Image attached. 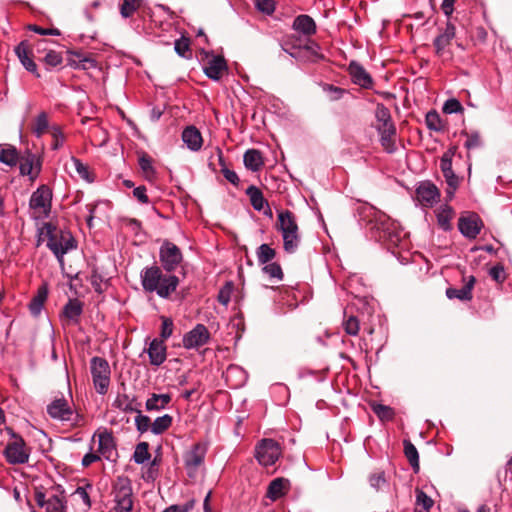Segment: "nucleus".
<instances>
[{
	"mask_svg": "<svg viewBox=\"0 0 512 512\" xmlns=\"http://www.w3.org/2000/svg\"><path fill=\"white\" fill-rule=\"evenodd\" d=\"M18 159L19 155L15 147L8 146L0 150V162L8 166H14L18 163Z\"/></svg>",
	"mask_w": 512,
	"mask_h": 512,
	"instance_id": "obj_38",
	"label": "nucleus"
},
{
	"mask_svg": "<svg viewBox=\"0 0 512 512\" xmlns=\"http://www.w3.org/2000/svg\"><path fill=\"white\" fill-rule=\"evenodd\" d=\"M256 8L267 15H271L275 11V3L273 0H256Z\"/></svg>",
	"mask_w": 512,
	"mask_h": 512,
	"instance_id": "obj_62",
	"label": "nucleus"
},
{
	"mask_svg": "<svg viewBox=\"0 0 512 512\" xmlns=\"http://www.w3.org/2000/svg\"><path fill=\"white\" fill-rule=\"evenodd\" d=\"M15 54L27 71L36 74V76L39 77V74L37 73V65L29 57L28 45L26 42L22 41L16 46Z\"/></svg>",
	"mask_w": 512,
	"mask_h": 512,
	"instance_id": "obj_26",
	"label": "nucleus"
},
{
	"mask_svg": "<svg viewBox=\"0 0 512 512\" xmlns=\"http://www.w3.org/2000/svg\"><path fill=\"white\" fill-rule=\"evenodd\" d=\"M292 28L299 34L306 37L314 35L317 29L314 19L306 14H301L295 17Z\"/></svg>",
	"mask_w": 512,
	"mask_h": 512,
	"instance_id": "obj_22",
	"label": "nucleus"
},
{
	"mask_svg": "<svg viewBox=\"0 0 512 512\" xmlns=\"http://www.w3.org/2000/svg\"><path fill=\"white\" fill-rule=\"evenodd\" d=\"M173 418L169 414L157 417L151 425V432L155 435L164 433L172 425Z\"/></svg>",
	"mask_w": 512,
	"mask_h": 512,
	"instance_id": "obj_36",
	"label": "nucleus"
},
{
	"mask_svg": "<svg viewBox=\"0 0 512 512\" xmlns=\"http://www.w3.org/2000/svg\"><path fill=\"white\" fill-rule=\"evenodd\" d=\"M275 256V251L267 244H262L257 249L258 262L266 264L270 262Z\"/></svg>",
	"mask_w": 512,
	"mask_h": 512,
	"instance_id": "obj_45",
	"label": "nucleus"
},
{
	"mask_svg": "<svg viewBox=\"0 0 512 512\" xmlns=\"http://www.w3.org/2000/svg\"><path fill=\"white\" fill-rule=\"evenodd\" d=\"M456 151L457 148L455 146H452L443 153L440 159V169L442 172L452 168V160L454 155L456 154Z\"/></svg>",
	"mask_w": 512,
	"mask_h": 512,
	"instance_id": "obj_52",
	"label": "nucleus"
},
{
	"mask_svg": "<svg viewBox=\"0 0 512 512\" xmlns=\"http://www.w3.org/2000/svg\"><path fill=\"white\" fill-rule=\"evenodd\" d=\"M195 501L190 500L182 505H170L169 507L165 508L162 512H189L194 508Z\"/></svg>",
	"mask_w": 512,
	"mask_h": 512,
	"instance_id": "obj_63",
	"label": "nucleus"
},
{
	"mask_svg": "<svg viewBox=\"0 0 512 512\" xmlns=\"http://www.w3.org/2000/svg\"><path fill=\"white\" fill-rule=\"evenodd\" d=\"M227 70V64L222 56H212L203 67L205 75L211 80L218 81Z\"/></svg>",
	"mask_w": 512,
	"mask_h": 512,
	"instance_id": "obj_17",
	"label": "nucleus"
},
{
	"mask_svg": "<svg viewBox=\"0 0 512 512\" xmlns=\"http://www.w3.org/2000/svg\"><path fill=\"white\" fill-rule=\"evenodd\" d=\"M137 413V416L135 417V426H136V429L140 432V433H145L147 432L149 429L151 430V420L148 416L146 415H143L141 413V410L139 409Z\"/></svg>",
	"mask_w": 512,
	"mask_h": 512,
	"instance_id": "obj_49",
	"label": "nucleus"
},
{
	"mask_svg": "<svg viewBox=\"0 0 512 512\" xmlns=\"http://www.w3.org/2000/svg\"><path fill=\"white\" fill-rule=\"evenodd\" d=\"M13 440L4 449V456L9 464H25L29 460L30 451L22 437L12 433Z\"/></svg>",
	"mask_w": 512,
	"mask_h": 512,
	"instance_id": "obj_8",
	"label": "nucleus"
},
{
	"mask_svg": "<svg viewBox=\"0 0 512 512\" xmlns=\"http://www.w3.org/2000/svg\"><path fill=\"white\" fill-rule=\"evenodd\" d=\"M462 134L466 136L464 146L467 150L477 149L482 146L481 136L478 131L463 132Z\"/></svg>",
	"mask_w": 512,
	"mask_h": 512,
	"instance_id": "obj_44",
	"label": "nucleus"
},
{
	"mask_svg": "<svg viewBox=\"0 0 512 512\" xmlns=\"http://www.w3.org/2000/svg\"><path fill=\"white\" fill-rule=\"evenodd\" d=\"M246 194L249 197L250 203L255 210L263 212L270 218L272 217V212L268 202L265 200L262 191L258 187L254 185L249 186L246 189Z\"/></svg>",
	"mask_w": 512,
	"mask_h": 512,
	"instance_id": "obj_18",
	"label": "nucleus"
},
{
	"mask_svg": "<svg viewBox=\"0 0 512 512\" xmlns=\"http://www.w3.org/2000/svg\"><path fill=\"white\" fill-rule=\"evenodd\" d=\"M141 0H123L120 7V13L124 18H128L140 7Z\"/></svg>",
	"mask_w": 512,
	"mask_h": 512,
	"instance_id": "obj_47",
	"label": "nucleus"
},
{
	"mask_svg": "<svg viewBox=\"0 0 512 512\" xmlns=\"http://www.w3.org/2000/svg\"><path fill=\"white\" fill-rule=\"evenodd\" d=\"M71 161L74 165L77 174L81 179L88 183H92L94 181V175L89 170V167L86 164H84L78 158L75 157H72Z\"/></svg>",
	"mask_w": 512,
	"mask_h": 512,
	"instance_id": "obj_39",
	"label": "nucleus"
},
{
	"mask_svg": "<svg viewBox=\"0 0 512 512\" xmlns=\"http://www.w3.org/2000/svg\"><path fill=\"white\" fill-rule=\"evenodd\" d=\"M345 332L348 335L356 336L359 332V321L355 316H349L343 323Z\"/></svg>",
	"mask_w": 512,
	"mask_h": 512,
	"instance_id": "obj_55",
	"label": "nucleus"
},
{
	"mask_svg": "<svg viewBox=\"0 0 512 512\" xmlns=\"http://www.w3.org/2000/svg\"><path fill=\"white\" fill-rule=\"evenodd\" d=\"M380 135V144L387 153H394L396 151L395 137L396 127L390 126L385 130L377 131Z\"/></svg>",
	"mask_w": 512,
	"mask_h": 512,
	"instance_id": "obj_30",
	"label": "nucleus"
},
{
	"mask_svg": "<svg viewBox=\"0 0 512 512\" xmlns=\"http://www.w3.org/2000/svg\"><path fill=\"white\" fill-rule=\"evenodd\" d=\"M69 65L75 69H90L96 66V61L82 53L72 52L69 58Z\"/></svg>",
	"mask_w": 512,
	"mask_h": 512,
	"instance_id": "obj_34",
	"label": "nucleus"
},
{
	"mask_svg": "<svg viewBox=\"0 0 512 512\" xmlns=\"http://www.w3.org/2000/svg\"><path fill=\"white\" fill-rule=\"evenodd\" d=\"M37 237V245L46 242L47 247L61 264L64 261V255L77 246L72 233L62 226H40Z\"/></svg>",
	"mask_w": 512,
	"mask_h": 512,
	"instance_id": "obj_1",
	"label": "nucleus"
},
{
	"mask_svg": "<svg viewBox=\"0 0 512 512\" xmlns=\"http://www.w3.org/2000/svg\"><path fill=\"white\" fill-rule=\"evenodd\" d=\"M149 445L147 442H140L137 444L134 453L133 460L137 464H143L150 459Z\"/></svg>",
	"mask_w": 512,
	"mask_h": 512,
	"instance_id": "obj_40",
	"label": "nucleus"
},
{
	"mask_svg": "<svg viewBox=\"0 0 512 512\" xmlns=\"http://www.w3.org/2000/svg\"><path fill=\"white\" fill-rule=\"evenodd\" d=\"M48 127L49 124L47 115L46 113L42 112L37 116L35 120L33 132L37 137H41L47 131Z\"/></svg>",
	"mask_w": 512,
	"mask_h": 512,
	"instance_id": "obj_48",
	"label": "nucleus"
},
{
	"mask_svg": "<svg viewBox=\"0 0 512 512\" xmlns=\"http://www.w3.org/2000/svg\"><path fill=\"white\" fill-rule=\"evenodd\" d=\"M108 204L105 202L97 203L92 209H90V213L87 216V224H92V222H105L107 221V212Z\"/></svg>",
	"mask_w": 512,
	"mask_h": 512,
	"instance_id": "obj_35",
	"label": "nucleus"
},
{
	"mask_svg": "<svg viewBox=\"0 0 512 512\" xmlns=\"http://www.w3.org/2000/svg\"><path fill=\"white\" fill-rule=\"evenodd\" d=\"M46 512H63L64 511V503L63 500L56 495L48 498L46 505Z\"/></svg>",
	"mask_w": 512,
	"mask_h": 512,
	"instance_id": "obj_54",
	"label": "nucleus"
},
{
	"mask_svg": "<svg viewBox=\"0 0 512 512\" xmlns=\"http://www.w3.org/2000/svg\"><path fill=\"white\" fill-rule=\"evenodd\" d=\"M48 297V285L43 283L37 290L36 295L32 298L29 304V310L32 315L37 316L40 314L43 305Z\"/></svg>",
	"mask_w": 512,
	"mask_h": 512,
	"instance_id": "obj_28",
	"label": "nucleus"
},
{
	"mask_svg": "<svg viewBox=\"0 0 512 512\" xmlns=\"http://www.w3.org/2000/svg\"><path fill=\"white\" fill-rule=\"evenodd\" d=\"M161 333L160 336L163 340L168 339L173 334L174 324L172 319L162 317Z\"/></svg>",
	"mask_w": 512,
	"mask_h": 512,
	"instance_id": "obj_59",
	"label": "nucleus"
},
{
	"mask_svg": "<svg viewBox=\"0 0 512 512\" xmlns=\"http://www.w3.org/2000/svg\"><path fill=\"white\" fill-rule=\"evenodd\" d=\"M112 405L125 413H136L139 410L135 398H130L127 394L117 395Z\"/></svg>",
	"mask_w": 512,
	"mask_h": 512,
	"instance_id": "obj_33",
	"label": "nucleus"
},
{
	"mask_svg": "<svg viewBox=\"0 0 512 512\" xmlns=\"http://www.w3.org/2000/svg\"><path fill=\"white\" fill-rule=\"evenodd\" d=\"M243 162L245 167L252 172L259 171L264 165L263 156L257 149H248L244 153Z\"/></svg>",
	"mask_w": 512,
	"mask_h": 512,
	"instance_id": "obj_27",
	"label": "nucleus"
},
{
	"mask_svg": "<svg viewBox=\"0 0 512 512\" xmlns=\"http://www.w3.org/2000/svg\"><path fill=\"white\" fill-rule=\"evenodd\" d=\"M425 121L430 130L441 131L443 129L441 119L436 112H428Z\"/></svg>",
	"mask_w": 512,
	"mask_h": 512,
	"instance_id": "obj_56",
	"label": "nucleus"
},
{
	"mask_svg": "<svg viewBox=\"0 0 512 512\" xmlns=\"http://www.w3.org/2000/svg\"><path fill=\"white\" fill-rule=\"evenodd\" d=\"M434 505V500L428 496L423 490L416 489V502L415 507L429 512Z\"/></svg>",
	"mask_w": 512,
	"mask_h": 512,
	"instance_id": "obj_41",
	"label": "nucleus"
},
{
	"mask_svg": "<svg viewBox=\"0 0 512 512\" xmlns=\"http://www.w3.org/2000/svg\"><path fill=\"white\" fill-rule=\"evenodd\" d=\"M141 284L146 292H155L161 298H169L177 289L179 279L175 275H165L158 266L146 267L140 274Z\"/></svg>",
	"mask_w": 512,
	"mask_h": 512,
	"instance_id": "obj_2",
	"label": "nucleus"
},
{
	"mask_svg": "<svg viewBox=\"0 0 512 512\" xmlns=\"http://www.w3.org/2000/svg\"><path fill=\"white\" fill-rule=\"evenodd\" d=\"M150 364L153 366H160L166 360V346L163 340L153 339L147 349Z\"/></svg>",
	"mask_w": 512,
	"mask_h": 512,
	"instance_id": "obj_20",
	"label": "nucleus"
},
{
	"mask_svg": "<svg viewBox=\"0 0 512 512\" xmlns=\"http://www.w3.org/2000/svg\"><path fill=\"white\" fill-rule=\"evenodd\" d=\"M83 312V304L78 299H69L62 311V317L67 324H78Z\"/></svg>",
	"mask_w": 512,
	"mask_h": 512,
	"instance_id": "obj_21",
	"label": "nucleus"
},
{
	"mask_svg": "<svg viewBox=\"0 0 512 512\" xmlns=\"http://www.w3.org/2000/svg\"><path fill=\"white\" fill-rule=\"evenodd\" d=\"M90 372L96 392L105 395L109 389L111 379V369L108 361L102 357H92Z\"/></svg>",
	"mask_w": 512,
	"mask_h": 512,
	"instance_id": "obj_3",
	"label": "nucleus"
},
{
	"mask_svg": "<svg viewBox=\"0 0 512 512\" xmlns=\"http://www.w3.org/2000/svg\"><path fill=\"white\" fill-rule=\"evenodd\" d=\"M18 162L21 175L29 176L31 181H34L38 177L41 170V163L36 155L27 151L19 156Z\"/></svg>",
	"mask_w": 512,
	"mask_h": 512,
	"instance_id": "obj_14",
	"label": "nucleus"
},
{
	"mask_svg": "<svg viewBox=\"0 0 512 512\" xmlns=\"http://www.w3.org/2000/svg\"><path fill=\"white\" fill-rule=\"evenodd\" d=\"M139 166L141 170L146 174V176H152L154 175L155 171L152 166V161L149 156L142 155L139 158Z\"/></svg>",
	"mask_w": 512,
	"mask_h": 512,
	"instance_id": "obj_64",
	"label": "nucleus"
},
{
	"mask_svg": "<svg viewBox=\"0 0 512 512\" xmlns=\"http://www.w3.org/2000/svg\"><path fill=\"white\" fill-rule=\"evenodd\" d=\"M170 394H156L153 393L145 403V408L147 411H160L165 409L168 404L171 402Z\"/></svg>",
	"mask_w": 512,
	"mask_h": 512,
	"instance_id": "obj_31",
	"label": "nucleus"
},
{
	"mask_svg": "<svg viewBox=\"0 0 512 512\" xmlns=\"http://www.w3.org/2000/svg\"><path fill=\"white\" fill-rule=\"evenodd\" d=\"M174 50L175 52L183 58L189 59L192 56L191 50H190V40L186 37H181L177 39L174 43Z\"/></svg>",
	"mask_w": 512,
	"mask_h": 512,
	"instance_id": "obj_42",
	"label": "nucleus"
},
{
	"mask_svg": "<svg viewBox=\"0 0 512 512\" xmlns=\"http://www.w3.org/2000/svg\"><path fill=\"white\" fill-rule=\"evenodd\" d=\"M457 224H483V222L477 213L466 211L461 214Z\"/></svg>",
	"mask_w": 512,
	"mask_h": 512,
	"instance_id": "obj_57",
	"label": "nucleus"
},
{
	"mask_svg": "<svg viewBox=\"0 0 512 512\" xmlns=\"http://www.w3.org/2000/svg\"><path fill=\"white\" fill-rule=\"evenodd\" d=\"M490 277L497 283H503L506 279L504 267L501 264H497L490 268Z\"/></svg>",
	"mask_w": 512,
	"mask_h": 512,
	"instance_id": "obj_61",
	"label": "nucleus"
},
{
	"mask_svg": "<svg viewBox=\"0 0 512 512\" xmlns=\"http://www.w3.org/2000/svg\"><path fill=\"white\" fill-rule=\"evenodd\" d=\"M206 455V446L201 443L194 444L184 456V466L190 478H194L199 467L203 464Z\"/></svg>",
	"mask_w": 512,
	"mask_h": 512,
	"instance_id": "obj_10",
	"label": "nucleus"
},
{
	"mask_svg": "<svg viewBox=\"0 0 512 512\" xmlns=\"http://www.w3.org/2000/svg\"><path fill=\"white\" fill-rule=\"evenodd\" d=\"M233 376H240L239 382L234 384L233 385L234 387H238V386L242 385V383L245 381V378H246L245 373L241 368H239L237 366H229L225 373L226 381H229Z\"/></svg>",
	"mask_w": 512,
	"mask_h": 512,
	"instance_id": "obj_58",
	"label": "nucleus"
},
{
	"mask_svg": "<svg viewBox=\"0 0 512 512\" xmlns=\"http://www.w3.org/2000/svg\"><path fill=\"white\" fill-rule=\"evenodd\" d=\"M375 118L377 121L376 130H385L390 126H395L390 110L384 104H378L375 111Z\"/></svg>",
	"mask_w": 512,
	"mask_h": 512,
	"instance_id": "obj_32",
	"label": "nucleus"
},
{
	"mask_svg": "<svg viewBox=\"0 0 512 512\" xmlns=\"http://www.w3.org/2000/svg\"><path fill=\"white\" fill-rule=\"evenodd\" d=\"M280 455V445L273 439H263L256 447V459L263 466L275 464Z\"/></svg>",
	"mask_w": 512,
	"mask_h": 512,
	"instance_id": "obj_9",
	"label": "nucleus"
},
{
	"mask_svg": "<svg viewBox=\"0 0 512 512\" xmlns=\"http://www.w3.org/2000/svg\"><path fill=\"white\" fill-rule=\"evenodd\" d=\"M464 108L462 104L455 98H450L443 105V112L446 114L462 113Z\"/></svg>",
	"mask_w": 512,
	"mask_h": 512,
	"instance_id": "obj_53",
	"label": "nucleus"
},
{
	"mask_svg": "<svg viewBox=\"0 0 512 512\" xmlns=\"http://www.w3.org/2000/svg\"><path fill=\"white\" fill-rule=\"evenodd\" d=\"M370 486L376 490H379L386 483L385 475L383 471L375 472L369 477Z\"/></svg>",
	"mask_w": 512,
	"mask_h": 512,
	"instance_id": "obj_60",
	"label": "nucleus"
},
{
	"mask_svg": "<svg viewBox=\"0 0 512 512\" xmlns=\"http://www.w3.org/2000/svg\"><path fill=\"white\" fill-rule=\"evenodd\" d=\"M372 236L386 245L388 249L404 248L407 243L406 233L401 226H374Z\"/></svg>",
	"mask_w": 512,
	"mask_h": 512,
	"instance_id": "obj_4",
	"label": "nucleus"
},
{
	"mask_svg": "<svg viewBox=\"0 0 512 512\" xmlns=\"http://www.w3.org/2000/svg\"><path fill=\"white\" fill-rule=\"evenodd\" d=\"M454 216L453 209L447 205H441L437 211L438 224H449Z\"/></svg>",
	"mask_w": 512,
	"mask_h": 512,
	"instance_id": "obj_46",
	"label": "nucleus"
},
{
	"mask_svg": "<svg viewBox=\"0 0 512 512\" xmlns=\"http://www.w3.org/2000/svg\"><path fill=\"white\" fill-rule=\"evenodd\" d=\"M52 191L47 185H41L30 197L29 206L36 219L48 217L51 209Z\"/></svg>",
	"mask_w": 512,
	"mask_h": 512,
	"instance_id": "obj_6",
	"label": "nucleus"
},
{
	"mask_svg": "<svg viewBox=\"0 0 512 512\" xmlns=\"http://www.w3.org/2000/svg\"><path fill=\"white\" fill-rule=\"evenodd\" d=\"M182 140L192 151L200 150L203 144L202 135L195 126H188L183 130Z\"/></svg>",
	"mask_w": 512,
	"mask_h": 512,
	"instance_id": "obj_25",
	"label": "nucleus"
},
{
	"mask_svg": "<svg viewBox=\"0 0 512 512\" xmlns=\"http://www.w3.org/2000/svg\"><path fill=\"white\" fill-rule=\"evenodd\" d=\"M160 261L167 272H173L183 260L180 249L171 242H164L160 247Z\"/></svg>",
	"mask_w": 512,
	"mask_h": 512,
	"instance_id": "obj_11",
	"label": "nucleus"
},
{
	"mask_svg": "<svg viewBox=\"0 0 512 512\" xmlns=\"http://www.w3.org/2000/svg\"><path fill=\"white\" fill-rule=\"evenodd\" d=\"M372 410L381 420H391L394 417L393 409L386 405L374 404Z\"/></svg>",
	"mask_w": 512,
	"mask_h": 512,
	"instance_id": "obj_50",
	"label": "nucleus"
},
{
	"mask_svg": "<svg viewBox=\"0 0 512 512\" xmlns=\"http://www.w3.org/2000/svg\"><path fill=\"white\" fill-rule=\"evenodd\" d=\"M349 73L352 81L363 88H370L373 80L369 73L358 63L351 62L349 65Z\"/></svg>",
	"mask_w": 512,
	"mask_h": 512,
	"instance_id": "obj_24",
	"label": "nucleus"
},
{
	"mask_svg": "<svg viewBox=\"0 0 512 512\" xmlns=\"http://www.w3.org/2000/svg\"><path fill=\"white\" fill-rule=\"evenodd\" d=\"M404 453L415 472L419 470V454L416 447L408 440L404 441Z\"/></svg>",
	"mask_w": 512,
	"mask_h": 512,
	"instance_id": "obj_37",
	"label": "nucleus"
},
{
	"mask_svg": "<svg viewBox=\"0 0 512 512\" xmlns=\"http://www.w3.org/2000/svg\"><path fill=\"white\" fill-rule=\"evenodd\" d=\"M419 202L426 207L432 206L440 197L438 188L430 182H422L416 189Z\"/></svg>",
	"mask_w": 512,
	"mask_h": 512,
	"instance_id": "obj_16",
	"label": "nucleus"
},
{
	"mask_svg": "<svg viewBox=\"0 0 512 512\" xmlns=\"http://www.w3.org/2000/svg\"><path fill=\"white\" fill-rule=\"evenodd\" d=\"M116 512H130L133 507L132 486L128 477H118L113 485Z\"/></svg>",
	"mask_w": 512,
	"mask_h": 512,
	"instance_id": "obj_5",
	"label": "nucleus"
},
{
	"mask_svg": "<svg viewBox=\"0 0 512 512\" xmlns=\"http://www.w3.org/2000/svg\"><path fill=\"white\" fill-rule=\"evenodd\" d=\"M282 233L284 249L286 252L293 253L297 249L300 238L298 226H277Z\"/></svg>",
	"mask_w": 512,
	"mask_h": 512,
	"instance_id": "obj_23",
	"label": "nucleus"
},
{
	"mask_svg": "<svg viewBox=\"0 0 512 512\" xmlns=\"http://www.w3.org/2000/svg\"><path fill=\"white\" fill-rule=\"evenodd\" d=\"M210 340V332L203 324H197L192 330L184 334L182 345L185 349H198Z\"/></svg>",
	"mask_w": 512,
	"mask_h": 512,
	"instance_id": "obj_12",
	"label": "nucleus"
},
{
	"mask_svg": "<svg viewBox=\"0 0 512 512\" xmlns=\"http://www.w3.org/2000/svg\"><path fill=\"white\" fill-rule=\"evenodd\" d=\"M456 28L451 22H447L445 27L440 31L439 35L434 39L433 45L435 52L439 57L445 56L447 47L450 46L455 38Z\"/></svg>",
	"mask_w": 512,
	"mask_h": 512,
	"instance_id": "obj_15",
	"label": "nucleus"
},
{
	"mask_svg": "<svg viewBox=\"0 0 512 512\" xmlns=\"http://www.w3.org/2000/svg\"><path fill=\"white\" fill-rule=\"evenodd\" d=\"M48 415L62 422H68L71 425H78L80 415L75 412L72 406L65 398H56L47 406Z\"/></svg>",
	"mask_w": 512,
	"mask_h": 512,
	"instance_id": "obj_7",
	"label": "nucleus"
},
{
	"mask_svg": "<svg viewBox=\"0 0 512 512\" xmlns=\"http://www.w3.org/2000/svg\"><path fill=\"white\" fill-rule=\"evenodd\" d=\"M263 272L271 279L282 280L283 272L281 266L275 262L268 263L263 267Z\"/></svg>",
	"mask_w": 512,
	"mask_h": 512,
	"instance_id": "obj_51",
	"label": "nucleus"
},
{
	"mask_svg": "<svg viewBox=\"0 0 512 512\" xmlns=\"http://www.w3.org/2000/svg\"><path fill=\"white\" fill-rule=\"evenodd\" d=\"M442 173H443V176H444L445 181H446L447 186H448L447 194H448L449 197H452L454 195L456 189L458 188L459 178L454 173L452 168L448 169V170H445Z\"/></svg>",
	"mask_w": 512,
	"mask_h": 512,
	"instance_id": "obj_43",
	"label": "nucleus"
},
{
	"mask_svg": "<svg viewBox=\"0 0 512 512\" xmlns=\"http://www.w3.org/2000/svg\"><path fill=\"white\" fill-rule=\"evenodd\" d=\"M98 438V452L108 461H116L118 452L115 439L111 432L104 430L95 433L93 439Z\"/></svg>",
	"mask_w": 512,
	"mask_h": 512,
	"instance_id": "obj_13",
	"label": "nucleus"
},
{
	"mask_svg": "<svg viewBox=\"0 0 512 512\" xmlns=\"http://www.w3.org/2000/svg\"><path fill=\"white\" fill-rule=\"evenodd\" d=\"M289 488L288 480L284 478H276L268 486L267 497L275 501L284 496Z\"/></svg>",
	"mask_w": 512,
	"mask_h": 512,
	"instance_id": "obj_29",
	"label": "nucleus"
},
{
	"mask_svg": "<svg viewBox=\"0 0 512 512\" xmlns=\"http://www.w3.org/2000/svg\"><path fill=\"white\" fill-rule=\"evenodd\" d=\"M476 278L469 276L465 279V284L462 288H448L446 290V296L449 299H459L461 301H470L473 297L472 290L475 285Z\"/></svg>",
	"mask_w": 512,
	"mask_h": 512,
	"instance_id": "obj_19",
	"label": "nucleus"
}]
</instances>
